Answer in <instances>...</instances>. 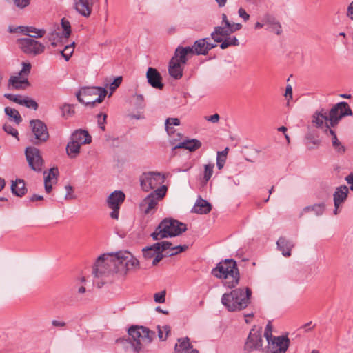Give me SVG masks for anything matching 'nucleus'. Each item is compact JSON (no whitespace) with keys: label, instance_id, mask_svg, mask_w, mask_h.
I'll list each match as a JSON object with an SVG mask.
<instances>
[{"label":"nucleus","instance_id":"nucleus-1","mask_svg":"<svg viewBox=\"0 0 353 353\" xmlns=\"http://www.w3.org/2000/svg\"><path fill=\"white\" fill-rule=\"evenodd\" d=\"M139 261L128 251L104 254L97 259L92 274L95 277L108 276L114 273L125 274L128 271L136 270Z\"/></svg>","mask_w":353,"mask_h":353},{"label":"nucleus","instance_id":"nucleus-2","mask_svg":"<svg viewBox=\"0 0 353 353\" xmlns=\"http://www.w3.org/2000/svg\"><path fill=\"white\" fill-rule=\"evenodd\" d=\"M216 278L224 279L223 285L228 288L236 287L240 280V273L236 261L232 259L222 260L212 270Z\"/></svg>","mask_w":353,"mask_h":353},{"label":"nucleus","instance_id":"nucleus-3","mask_svg":"<svg viewBox=\"0 0 353 353\" xmlns=\"http://www.w3.org/2000/svg\"><path fill=\"white\" fill-rule=\"evenodd\" d=\"M252 291L250 288H236L221 297V303L229 312L240 311L250 303Z\"/></svg>","mask_w":353,"mask_h":353},{"label":"nucleus","instance_id":"nucleus-4","mask_svg":"<svg viewBox=\"0 0 353 353\" xmlns=\"http://www.w3.org/2000/svg\"><path fill=\"white\" fill-rule=\"evenodd\" d=\"M187 225L172 218L163 219L151 234L154 241L181 235L187 230Z\"/></svg>","mask_w":353,"mask_h":353},{"label":"nucleus","instance_id":"nucleus-5","mask_svg":"<svg viewBox=\"0 0 353 353\" xmlns=\"http://www.w3.org/2000/svg\"><path fill=\"white\" fill-rule=\"evenodd\" d=\"M107 90L103 87H85L81 88L77 93V100L86 106L93 107L101 103L105 96Z\"/></svg>","mask_w":353,"mask_h":353},{"label":"nucleus","instance_id":"nucleus-6","mask_svg":"<svg viewBox=\"0 0 353 353\" xmlns=\"http://www.w3.org/2000/svg\"><path fill=\"white\" fill-rule=\"evenodd\" d=\"M128 334L134 339V350L139 352L144 349V345H149L156 337L155 332L144 326L132 325L128 329Z\"/></svg>","mask_w":353,"mask_h":353},{"label":"nucleus","instance_id":"nucleus-7","mask_svg":"<svg viewBox=\"0 0 353 353\" xmlns=\"http://www.w3.org/2000/svg\"><path fill=\"white\" fill-rule=\"evenodd\" d=\"M167 188L161 185L154 191L149 194L140 203V209L145 214H153L158 203L166 194Z\"/></svg>","mask_w":353,"mask_h":353},{"label":"nucleus","instance_id":"nucleus-8","mask_svg":"<svg viewBox=\"0 0 353 353\" xmlns=\"http://www.w3.org/2000/svg\"><path fill=\"white\" fill-rule=\"evenodd\" d=\"M17 44L23 53L28 55L36 56L45 50L43 44L31 37L18 39Z\"/></svg>","mask_w":353,"mask_h":353},{"label":"nucleus","instance_id":"nucleus-9","mask_svg":"<svg viewBox=\"0 0 353 353\" xmlns=\"http://www.w3.org/2000/svg\"><path fill=\"white\" fill-rule=\"evenodd\" d=\"M352 114V111L348 103L345 101H341L335 104L331 108L327 116L331 126L336 127L343 117Z\"/></svg>","mask_w":353,"mask_h":353},{"label":"nucleus","instance_id":"nucleus-10","mask_svg":"<svg viewBox=\"0 0 353 353\" xmlns=\"http://www.w3.org/2000/svg\"><path fill=\"white\" fill-rule=\"evenodd\" d=\"M164 180V176L160 172H145L140 177V184L143 191L149 192L161 185Z\"/></svg>","mask_w":353,"mask_h":353},{"label":"nucleus","instance_id":"nucleus-11","mask_svg":"<svg viewBox=\"0 0 353 353\" xmlns=\"http://www.w3.org/2000/svg\"><path fill=\"white\" fill-rule=\"evenodd\" d=\"M25 155L30 168L37 172H41L43 169V160L40 150L35 147L29 146L25 150Z\"/></svg>","mask_w":353,"mask_h":353},{"label":"nucleus","instance_id":"nucleus-12","mask_svg":"<svg viewBox=\"0 0 353 353\" xmlns=\"http://www.w3.org/2000/svg\"><path fill=\"white\" fill-rule=\"evenodd\" d=\"M32 132L34 136V140L31 141L34 144L46 142L49 138V134L46 125L39 119H33L30 121Z\"/></svg>","mask_w":353,"mask_h":353},{"label":"nucleus","instance_id":"nucleus-13","mask_svg":"<svg viewBox=\"0 0 353 353\" xmlns=\"http://www.w3.org/2000/svg\"><path fill=\"white\" fill-rule=\"evenodd\" d=\"M290 344V340L286 336H279L268 341L265 353H285Z\"/></svg>","mask_w":353,"mask_h":353},{"label":"nucleus","instance_id":"nucleus-14","mask_svg":"<svg viewBox=\"0 0 353 353\" xmlns=\"http://www.w3.org/2000/svg\"><path fill=\"white\" fill-rule=\"evenodd\" d=\"M216 46V43L210 41V38L206 37L195 41L190 48L193 51V54L206 55L211 49Z\"/></svg>","mask_w":353,"mask_h":353},{"label":"nucleus","instance_id":"nucleus-15","mask_svg":"<svg viewBox=\"0 0 353 353\" xmlns=\"http://www.w3.org/2000/svg\"><path fill=\"white\" fill-rule=\"evenodd\" d=\"M263 339L259 331L252 329L245 344V350L249 352L260 350L263 346Z\"/></svg>","mask_w":353,"mask_h":353},{"label":"nucleus","instance_id":"nucleus-16","mask_svg":"<svg viewBox=\"0 0 353 353\" xmlns=\"http://www.w3.org/2000/svg\"><path fill=\"white\" fill-rule=\"evenodd\" d=\"M146 77L148 83L154 88L162 90L164 84L162 83V77L159 72L153 68L149 67Z\"/></svg>","mask_w":353,"mask_h":353},{"label":"nucleus","instance_id":"nucleus-17","mask_svg":"<svg viewBox=\"0 0 353 353\" xmlns=\"http://www.w3.org/2000/svg\"><path fill=\"white\" fill-rule=\"evenodd\" d=\"M192 55H194L193 51L190 46H178L176 48L174 54L172 59H175V60L179 61V63L185 65L188 60V57H191Z\"/></svg>","mask_w":353,"mask_h":353},{"label":"nucleus","instance_id":"nucleus-18","mask_svg":"<svg viewBox=\"0 0 353 353\" xmlns=\"http://www.w3.org/2000/svg\"><path fill=\"white\" fill-rule=\"evenodd\" d=\"M94 0H74L76 10L82 16L88 17L92 12Z\"/></svg>","mask_w":353,"mask_h":353},{"label":"nucleus","instance_id":"nucleus-19","mask_svg":"<svg viewBox=\"0 0 353 353\" xmlns=\"http://www.w3.org/2000/svg\"><path fill=\"white\" fill-rule=\"evenodd\" d=\"M175 353H199L196 349L193 348L188 337L180 338L178 343L175 345Z\"/></svg>","mask_w":353,"mask_h":353},{"label":"nucleus","instance_id":"nucleus-20","mask_svg":"<svg viewBox=\"0 0 353 353\" xmlns=\"http://www.w3.org/2000/svg\"><path fill=\"white\" fill-rule=\"evenodd\" d=\"M70 139L80 145L90 143L92 141V137L88 132L82 129L74 130L70 136Z\"/></svg>","mask_w":353,"mask_h":353},{"label":"nucleus","instance_id":"nucleus-21","mask_svg":"<svg viewBox=\"0 0 353 353\" xmlns=\"http://www.w3.org/2000/svg\"><path fill=\"white\" fill-rule=\"evenodd\" d=\"M348 193L349 189L345 185L336 188L333 194L334 207L339 208L347 199Z\"/></svg>","mask_w":353,"mask_h":353},{"label":"nucleus","instance_id":"nucleus-22","mask_svg":"<svg viewBox=\"0 0 353 353\" xmlns=\"http://www.w3.org/2000/svg\"><path fill=\"white\" fill-rule=\"evenodd\" d=\"M184 65L179 63L175 59H171L168 65L169 74L175 79H180L183 76Z\"/></svg>","mask_w":353,"mask_h":353},{"label":"nucleus","instance_id":"nucleus-23","mask_svg":"<svg viewBox=\"0 0 353 353\" xmlns=\"http://www.w3.org/2000/svg\"><path fill=\"white\" fill-rule=\"evenodd\" d=\"M125 198V194L120 190H115L111 193L107 199L109 208H117L121 206Z\"/></svg>","mask_w":353,"mask_h":353},{"label":"nucleus","instance_id":"nucleus-24","mask_svg":"<svg viewBox=\"0 0 353 353\" xmlns=\"http://www.w3.org/2000/svg\"><path fill=\"white\" fill-rule=\"evenodd\" d=\"M202 145L201 142L196 139H186L179 143L174 148H184L190 152H194Z\"/></svg>","mask_w":353,"mask_h":353},{"label":"nucleus","instance_id":"nucleus-25","mask_svg":"<svg viewBox=\"0 0 353 353\" xmlns=\"http://www.w3.org/2000/svg\"><path fill=\"white\" fill-rule=\"evenodd\" d=\"M276 245L278 249L282 252V254L284 256H291V250L294 247V243L291 241L281 236L277 240Z\"/></svg>","mask_w":353,"mask_h":353},{"label":"nucleus","instance_id":"nucleus-26","mask_svg":"<svg viewBox=\"0 0 353 353\" xmlns=\"http://www.w3.org/2000/svg\"><path fill=\"white\" fill-rule=\"evenodd\" d=\"M211 204L201 197L197 199L193 208V212L199 214H208L211 211Z\"/></svg>","mask_w":353,"mask_h":353},{"label":"nucleus","instance_id":"nucleus-27","mask_svg":"<svg viewBox=\"0 0 353 353\" xmlns=\"http://www.w3.org/2000/svg\"><path fill=\"white\" fill-rule=\"evenodd\" d=\"M11 191L17 196L22 197L27 192L25 181L23 179H17L15 181H12Z\"/></svg>","mask_w":353,"mask_h":353},{"label":"nucleus","instance_id":"nucleus-28","mask_svg":"<svg viewBox=\"0 0 353 353\" xmlns=\"http://www.w3.org/2000/svg\"><path fill=\"white\" fill-rule=\"evenodd\" d=\"M312 122L316 128H323L324 123H329L327 112L324 109L316 112L312 117Z\"/></svg>","mask_w":353,"mask_h":353},{"label":"nucleus","instance_id":"nucleus-29","mask_svg":"<svg viewBox=\"0 0 353 353\" xmlns=\"http://www.w3.org/2000/svg\"><path fill=\"white\" fill-rule=\"evenodd\" d=\"M229 28L226 26H216L211 33V37L216 43L222 41V37H228L230 34Z\"/></svg>","mask_w":353,"mask_h":353},{"label":"nucleus","instance_id":"nucleus-30","mask_svg":"<svg viewBox=\"0 0 353 353\" xmlns=\"http://www.w3.org/2000/svg\"><path fill=\"white\" fill-rule=\"evenodd\" d=\"M325 210V205L323 202L316 203L312 205L305 206L300 214V216L309 212H313L316 216H321Z\"/></svg>","mask_w":353,"mask_h":353},{"label":"nucleus","instance_id":"nucleus-31","mask_svg":"<svg viewBox=\"0 0 353 353\" xmlns=\"http://www.w3.org/2000/svg\"><path fill=\"white\" fill-rule=\"evenodd\" d=\"M9 85H11L13 89H24L29 86L30 83L27 78L21 79L19 77H11L9 79Z\"/></svg>","mask_w":353,"mask_h":353},{"label":"nucleus","instance_id":"nucleus-32","mask_svg":"<svg viewBox=\"0 0 353 353\" xmlns=\"http://www.w3.org/2000/svg\"><path fill=\"white\" fill-rule=\"evenodd\" d=\"M4 112L6 115L8 117L10 121H13L17 125L22 122V117L18 110L10 107H6L4 108Z\"/></svg>","mask_w":353,"mask_h":353},{"label":"nucleus","instance_id":"nucleus-33","mask_svg":"<svg viewBox=\"0 0 353 353\" xmlns=\"http://www.w3.org/2000/svg\"><path fill=\"white\" fill-rule=\"evenodd\" d=\"M80 148V145L70 139L66 147L67 154L70 158H75L79 154Z\"/></svg>","mask_w":353,"mask_h":353},{"label":"nucleus","instance_id":"nucleus-34","mask_svg":"<svg viewBox=\"0 0 353 353\" xmlns=\"http://www.w3.org/2000/svg\"><path fill=\"white\" fill-rule=\"evenodd\" d=\"M180 123L178 118H168L165 121V129L168 134L174 133L172 126H178Z\"/></svg>","mask_w":353,"mask_h":353},{"label":"nucleus","instance_id":"nucleus-35","mask_svg":"<svg viewBox=\"0 0 353 353\" xmlns=\"http://www.w3.org/2000/svg\"><path fill=\"white\" fill-rule=\"evenodd\" d=\"M214 164L213 163L204 165V170L203 174V181L204 183H207V182H208L212 177L214 172Z\"/></svg>","mask_w":353,"mask_h":353},{"label":"nucleus","instance_id":"nucleus-36","mask_svg":"<svg viewBox=\"0 0 353 353\" xmlns=\"http://www.w3.org/2000/svg\"><path fill=\"white\" fill-rule=\"evenodd\" d=\"M152 248L156 249L157 251L161 252H166L168 250H170V252H172V248H173L172 244L171 242L168 241H164L162 242H158L156 243H154L152 245Z\"/></svg>","mask_w":353,"mask_h":353},{"label":"nucleus","instance_id":"nucleus-37","mask_svg":"<svg viewBox=\"0 0 353 353\" xmlns=\"http://www.w3.org/2000/svg\"><path fill=\"white\" fill-rule=\"evenodd\" d=\"M239 45V42L236 37H226L224 40L222 39V41L220 44V48L221 49H225L231 46H237Z\"/></svg>","mask_w":353,"mask_h":353},{"label":"nucleus","instance_id":"nucleus-38","mask_svg":"<svg viewBox=\"0 0 353 353\" xmlns=\"http://www.w3.org/2000/svg\"><path fill=\"white\" fill-rule=\"evenodd\" d=\"M158 337L160 341H165L169 334L170 333L171 329L169 325L157 326Z\"/></svg>","mask_w":353,"mask_h":353},{"label":"nucleus","instance_id":"nucleus-39","mask_svg":"<svg viewBox=\"0 0 353 353\" xmlns=\"http://www.w3.org/2000/svg\"><path fill=\"white\" fill-rule=\"evenodd\" d=\"M61 110L62 116L66 119L72 116L74 113L73 105L68 103L63 104L61 108Z\"/></svg>","mask_w":353,"mask_h":353},{"label":"nucleus","instance_id":"nucleus-40","mask_svg":"<svg viewBox=\"0 0 353 353\" xmlns=\"http://www.w3.org/2000/svg\"><path fill=\"white\" fill-rule=\"evenodd\" d=\"M21 105L28 108L32 109L34 110H37L39 107L38 103L36 101L32 99H29L28 97H25L22 99Z\"/></svg>","mask_w":353,"mask_h":353},{"label":"nucleus","instance_id":"nucleus-41","mask_svg":"<svg viewBox=\"0 0 353 353\" xmlns=\"http://www.w3.org/2000/svg\"><path fill=\"white\" fill-rule=\"evenodd\" d=\"M61 25L63 30V36L65 38H68L71 34V26L70 21L63 18L61 19Z\"/></svg>","mask_w":353,"mask_h":353},{"label":"nucleus","instance_id":"nucleus-42","mask_svg":"<svg viewBox=\"0 0 353 353\" xmlns=\"http://www.w3.org/2000/svg\"><path fill=\"white\" fill-rule=\"evenodd\" d=\"M74 46V42H73L70 45L66 46L64 50L61 51V54L64 57L66 61H68L70 59L71 55L73 53Z\"/></svg>","mask_w":353,"mask_h":353},{"label":"nucleus","instance_id":"nucleus-43","mask_svg":"<svg viewBox=\"0 0 353 353\" xmlns=\"http://www.w3.org/2000/svg\"><path fill=\"white\" fill-rule=\"evenodd\" d=\"M157 250L152 248V245L143 248V255L145 259H150L153 258Z\"/></svg>","mask_w":353,"mask_h":353},{"label":"nucleus","instance_id":"nucleus-44","mask_svg":"<svg viewBox=\"0 0 353 353\" xmlns=\"http://www.w3.org/2000/svg\"><path fill=\"white\" fill-rule=\"evenodd\" d=\"M3 130L8 134L12 135V137H15L18 141L19 140V132L17 129L13 128L12 125L9 124H4L3 126Z\"/></svg>","mask_w":353,"mask_h":353},{"label":"nucleus","instance_id":"nucleus-45","mask_svg":"<svg viewBox=\"0 0 353 353\" xmlns=\"http://www.w3.org/2000/svg\"><path fill=\"white\" fill-rule=\"evenodd\" d=\"M261 21L264 23V25H267L268 28H269L272 26L277 20L272 14L266 13L262 17Z\"/></svg>","mask_w":353,"mask_h":353},{"label":"nucleus","instance_id":"nucleus-46","mask_svg":"<svg viewBox=\"0 0 353 353\" xmlns=\"http://www.w3.org/2000/svg\"><path fill=\"white\" fill-rule=\"evenodd\" d=\"M188 248V245H177L172 248V252H167L168 256H172L176 255L179 253L185 251Z\"/></svg>","mask_w":353,"mask_h":353},{"label":"nucleus","instance_id":"nucleus-47","mask_svg":"<svg viewBox=\"0 0 353 353\" xmlns=\"http://www.w3.org/2000/svg\"><path fill=\"white\" fill-rule=\"evenodd\" d=\"M59 174L57 168H52L49 170L48 174L44 177V182H50L53 179H57Z\"/></svg>","mask_w":353,"mask_h":353},{"label":"nucleus","instance_id":"nucleus-48","mask_svg":"<svg viewBox=\"0 0 353 353\" xmlns=\"http://www.w3.org/2000/svg\"><path fill=\"white\" fill-rule=\"evenodd\" d=\"M107 114L105 113H99L97 114V123L100 129L103 131L105 130V123H106Z\"/></svg>","mask_w":353,"mask_h":353},{"label":"nucleus","instance_id":"nucleus-49","mask_svg":"<svg viewBox=\"0 0 353 353\" xmlns=\"http://www.w3.org/2000/svg\"><path fill=\"white\" fill-rule=\"evenodd\" d=\"M3 96L5 98H6L7 99H8L11 101L17 103L19 105L21 104L23 98L21 95L14 94H10V93H6V94H4Z\"/></svg>","mask_w":353,"mask_h":353},{"label":"nucleus","instance_id":"nucleus-50","mask_svg":"<svg viewBox=\"0 0 353 353\" xmlns=\"http://www.w3.org/2000/svg\"><path fill=\"white\" fill-rule=\"evenodd\" d=\"M264 336L265 337L267 341H270V339L275 337L272 335V326L270 322H268V323L266 325L264 331Z\"/></svg>","mask_w":353,"mask_h":353},{"label":"nucleus","instance_id":"nucleus-51","mask_svg":"<svg viewBox=\"0 0 353 353\" xmlns=\"http://www.w3.org/2000/svg\"><path fill=\"white\" fill-rule=\"evenodd\" d=\"M30 32L36 33V35L30 36L31 38H41L46 33V30L43 29H37L34 27H30Z\"/></svg>","mask_w":353,"mask_h":353},{"label":"nucleus","instance_id":"nucleus-52","mask_svg":"<svg viewBox=\"0 0 353 353\" xmlns=\"http://www.w3.org/2000/svg\"><path fill=\"white\" fill-rule=\"evenodd\" d=\"M267 30L274 32L278 35H280L282 33L281 26L278 21H275V23L270 27L267 28Z\"/></svg>","mask_w":353,"mask_h":353},{"label":"nucleus","instance_id":"nucleus-53","mask_svg":"<svg viewBox=\"0 0 353 353\" xmlns=\"http://www.w3.org/2000/svg\"><path fill=\"white\" fill-rule=\"evenodd\" d=\"M18 30L20 31L23 34L26 36H30V27L28 26H19L16 28L15 29H12L10 28V32H16Z\"/></svg>","mask_w":353,"mask_h":353},{"label":"nucleus","instance_id":"nucleus-54","mask_svg":"<svg viewBox=\"0 0 353 353\" xmlns=\"http://www.w3.org/2000/svg\"><path fill=\"white\" fill-rule=\"evenodd\" d=\"M122 82V77H117L114 79V81L110 84V89L111 90V92L109 94V97H110L114 92V90L117 88L120 84Z\"/></svg>","mask_w":353,"mask_h":353},{"label":"nucleus","instance_id":"nucleus-55","mask_svg":"<svg viewBox=\"0 0 353 353\" xmlns=\"http://www.w3.org/2000/svg\"><path fill=\"white\" fill-rule=\"evenodd\" d=\"M154 299L156 303H163L165 301V291L155 293L154 295Z\"/></svg>","mask_w":353,"mask_h":353},{"label":"nucleus","instance_id":"nucleus-56","mask_svg":"<svg viewBox=\"0 0 353 353\" xmlns=\"http://www.w3.org/2000/svg\"><path fill=\"white\" fill-rule=\"evenodd\" d=\"M332 146L334 150L339 154H343L345 152V146L339 141L336 142V143H332Z\"/></svg>","mask_w":353,"mask_h":353},{"label":"nucleus","instance_id":"nucleus-57","mask_svg":"<svg viewBox=\"0 0 353 353\" xmlns=\"http://www.w3.org/2000/svg\"><path fill=\"white\" fill-rule=\"evenodd\" d=\"M167 256H168L167 252H165V254H163V252H161L160 250L157 251V252L154 256V258L152 261V265H157L159 261H161L163 259V257Z\"/></svg>","mask_w":353,"mask_h":353},{"label":"nucleus","instance_id":"nucleus-58","mask_svg":"<svg viewBox=\"0 0 353 353\" xmlns=\"http://www.w3.org/2000/svg\"><path fill=\"white\" fill-rule=\"evenodd\" d=\"M47 39H48V41L61 40V35L60 32H57L56 30H52L50 32L48 33Z\"/></svg>","mask_w":353,"mask_h":353},{"label":"nucleus","instance_id":"nucleus-59","mask_svg":"<svg viewBox=\"0 0 353 353\" xmlns=\"http://www.w3.org/2000/svg\"><path fill=\"white\" fill-rule=\"evenodd\" d=\"M13 2L17 8L23 9L30 4V0H13Z\"/></svg>","mask_w":353,"mask_h":353},{"label":"nucleus","instance_id":"nucleus-60","mask_svg":"<svg viewBox=\"0 0 353 353\" xmlns=\"http://www.w3.org/2000/svg\"><path fill=\"white\" fill-rule=\"evenodd\" d=\"M31 64L30 63L23 62L22 69L19 72V74L28 75L30 72Z\"/></svg>","mask_w":353,"mask_h":353},{"label":"nucleus","instance_id":"nucleus-61","mask_svg":"<svg viewBox=\"0 0 353 353\" xmlns=\"http://www.w3.org/2000/svg\"><path fill=\"white\" fill-rule=\"evenodd\" d=\"M65 189L66 190V194L65 196V199L66 200L74 199L73 196V188L70 185H67L65 186Z\"/></svg>","mask_w":353,"mask_h":353},{"label":"nucleus","instance_id":"nucleus-62","mask_svg":"<svg viewBox=\"0 0 353 353\" xmlns=\"http://www.w3.org/2000/svg\"><path fill=\"white\" fill-rule=\"evenodd\" d=\"M136 105L139 108H142L144 106V98L142 94H136Z\"/></svg>","mask_w":353,"mask_h":353},{"label":"nucleus","instance_id":"nucleus-63","mask_svg":"<svg viewBox=\"0 0 353 353\" xmlns=\"http://www.w3.org/2000/svg\"><path fill=\"white\" fill-rule=\"evenodd\" d=\"M332 128H333L332 126H331L330 125V123H326L324 125V133L326 134V135H330V136H333L336 133L332 129Z\"/></svg>","mask_w":353,"mask_h":353},{"label":"nucleus","instance_id":"nucleus-64","mask_svg":"<svg viewBox=\"0 0 353 353\" xmlns=\"http://www.w3.org/2000/svg\"><path fill=\"white\" fill-rule=\"evenodd\" d=\"M229 28L230 33H233L237 30H239L242 28V25L239 23H232L230 22V26H227Z\"/></svg>","mask_w":353,"mask_h":353}]
</instances>
